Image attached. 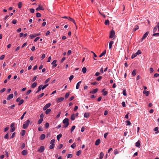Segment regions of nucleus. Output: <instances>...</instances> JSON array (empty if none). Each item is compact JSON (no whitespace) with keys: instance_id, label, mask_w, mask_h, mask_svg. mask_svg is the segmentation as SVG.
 I'll list each match as a JSON object with an SVG mask.
<instances>
[{"instance_id":"1","label":"nucleus","mask_w":159,"mask_h":159,"mask_svg":"<svg viewBox=\"0 0 159 159\" xmlns=\"http://www.w3.org/2000/svg\"><path fill=\"white\" fill-rule=\"evenodd\" d=\"M69 120L67 118H65L63 120L62 123L64 124L63 128H66L69 125Z\"/></svg>"},{"instance_id":"2","label":"nucleus","mask_w":159,"mask_h":159,"mask_svg":"<svg viewBox=\"0 0 159 159\" xmlns=\"http://www.w3.org/2000/svg\"><path fill=\"white\" fill-rule=\"evenodd\" d=\"M30 121L29 120L25 121V123L23 125V128L26 129L29 126Z\"/></svg>"},{"instance_id":"3","label":"nucleus","mask_w":159,"mask_h":159,"mask_svg":"<svg viewBox=\"0 0 159 159\" xmlns=\"http://www.w3.org/2000/svg\"><path fill=\"white\" fill-rule=\"evenodd\" d=\"M115 31L113 30H111L110 33V36H109L110 38L111 39L113 38L115 36Z\"/></svg>"},{"instance_id":"4","label":"nucleus","mask_w":159,"mask_h":159,"mask_svg":"<svg viewBox=\"0 0 159 159\" xmlns=\"http://www.w3.org/2000/svg\"><path fill=\"white\" fill-rule=\"evenodd\" d=\"M51 104L50 103H48L46 104L43 108V110H46L51 106Z\"/></svg>"},{"instance_id":"5","label":"nucleus","mask_w":159,"mask_h":159,"mask_svg":"<svg viewBox=\"0 0 159 159\" xmlns=\"http://www.w3.org/2000/svg\"><path fill=\"white\" fill-rule=\"evenodd\" d=\"M45 149L44 147L41 146L38 149V151L40 152H43Z\"/></svg>"},{"instance_id":"6","label":"nucleus","mask_w":159,"mask_h":159,"mask_svg":"<svg viewBox=\"0 0 159 159\" xmlns=\"http://www.w3.org/2000/svg\"><path fill=\"white\" fill-rule=\"evenodd\" d=\"M43 10H44V8L43 7V6H40V5H39V7L36 8V10L37 11Z\"/></svg>"},{"instance_id":"7","label":"nucleus","mask_w":159,"mask_h":159,"mask_svg":"<svg viewBox=\"0 0 159 159\" xmlns=\"http://www.w3.org/2000/svg\"><path fill=\"white\" fill-rule=\"evenodd\" d=\"M139 55V50H138L136 53L133 54L131 57L132 59H133L137 56V55Z\"/></svg>"},{"instance_id":"8","label":"nucleus","mask_w":159,"mask_h":159,"mask_svg":"<svg viewBox=\"0 0 159 159\" xmlns=\"http://www.w3.org/2000/svg\"><path fill=\"white\" fill-rule=\"evenodd\" d=\"M57 61V60H54V61H53L52 62L51 64L52 65H53L52 66V67L53 68H55L56 66H57V64H56Z\"/></svg>"},{"instance_id":"9","label":"nucleus","mask_w":159,"mask_h":159,"mask_svg":"<svg viewBox=\"0 0 159 159\" xmlns=\"http://www.w3.org/2000/svg\"><path fill=\"white\" fill-rule=\"evenodd\" d=\"M148 32H146L143 36L142 39H141V41H143V39H144L145 38H146L148 36Z\"/></svg>"},{"instance_id":"10","label":"nucleus","mask_w":159,"mask_h":159,"mask_svg":"<svg viewBox=\"0 0 159 159\" xmlns=\"http://www.w3.org/2000/svg\"><path fill=\"white\" fill-rule=\"evenodd\" d=\"M13 97V94H11L9 95L7 98V100H9L11 99H12Z\"/></svg>"},{"instance_id":"11","label":"nucleus","mask_w":159,"mask_h":159,"mask_svg":"<svg viewBox=\"0 0 159 159\" xmlns=\"http://www.w3.org/2000/svg\"><path fill=\"white\" fill-rule=\"evenodd\" d=\"M21 153L23 156H26L27 154V151L26 150H24L22 151Z\"/></svg>"},{"instance_id":"12","label":"nucleus","mask_w":159,"mask_h":159,"mask_svg":"<svg viewBox=\"0 0 159 159\" xmlns=\"http://www.w3.org/2000/svg\"><path fill=\"white\" fill-rule=\"evenodd\" d=\"M48 85V84L44 85H40V86L42 88V90H43L44 89L46 88Z\"/></svg>"},{"instance_id":"13","label":"nucleus","mask_w":159,"mask_h":159,"mask_svg":"<svg viewBox=\"0 0 159 159\" xmlns=\"http://www.w3.org/2000/svg\"><path fill=\"white\" fill-rule=\"evenodd\" d=\"M113 43H114V42L112 41H110V42H109V48L110 49H111L112 45Z\"/></svg>"},{"instance_id":"14","label":"nucleus","mask_w":159,"mask_h":159,"mask_svg":"<svg viewBox=\"0 0 159 159\" xmlns=\"http://www.w3.org/2000/svg\"><path fill=\"white\" fill-rule=\"evenodd\" d=\"M64 99V98L63 97H61L57 99V103L60 102L62 101Z\"/></svg>"},{"instance_id":"15","label":"nucleus","mask_w":159,"mask_h":159,"mask_svg":"<svg viewBox=\"0 0 159 159\" xmlns=\"http://www.w3.org/2000/svg\"><path fill=\"white\" fill-rule=\"evenodd\" d=\"M45 137V135L44 134H43L41 135L39 139L41 140H43Z\"/></svg>"},{"instance_id":"16","label":"nucleus","mask_w":159,"mask_h":159,"mask_svg":"<svg viewBox=\"0 0 159 159\" xmlns=\"http://www.w3.org/2000/svg\"><path fill=\"white\" fill-rule=\"evenodd\" d=\"M100 143V140L99 139H98L96 140L95 143V145L96 146H98Z\"/></svg>"},{"instance_id":"17","label":"nucleus","mask_w":159,"mask_h":159,"mask_svg":"<svg viewBox=\"0 0 159 159\" xmlns=\"http://www.w3.org/2000/svg\"><path fill=\"white\" fill-rule=\"evenodd\" d=\"M98 91V89H94L92 91H91L90 92V93L92 94H94L97 93Z\"/></svg>"},{"instance_id":"18","label":"nucleus","mask_w":159,"mask_h":159,"mask_svg":"<svg viewBox=\"0 0 159 159\" xmlns=\"http://www.w3.org/2000/svg\"><path fill=\"white\" fill-rule=\"evenodd\" d=\"M143 94H145L146 96H147L149 95V92L148 91L144 90L143 92Z\"/></svg>"},{"instance_id":"19","label":"nucleus","mask_w":159,"mask_h":159,"mask_svg":"<svg viewBox=\"0 0 159 159\" xmlns=\"http://www.w3.org/2000/svg\"><path fill=\"white\" fill-rule=\"evenodd\" d=\"M68 19L69 20L73 22L75 25H76L75 21V20L73 19H72V18H71L70 17H68Z\"/></svg>"},{"instance_id":"20","label":"nucleus","mask_w":159,"mask_h":159,"mask_svg":"<svg viewBox=\"0 0 159 159\" xmlns=\"http://www.w3.org/2000/svg\"><path fill=\"white\" fill-rule=\"evenodd\" d=\"M106 53V50H105L104 51L102 52L100 55L99 57H102V56L104 55Z\"/></svg>"},{"instance_id":"21","label":"nucleus","mask_w":159,"mask_h":159,"mask_svg":"<svg viewBox=\"0 0 159 159\" xmlns=\"http://www.w3.org/2000/svg\"><path fill=\"white\" fill-rule=\"evenodd\" d=\"M62 137V134H60L58 135L57 136V139L58 141H59L60 139V138Z\"/></svg>"},{"instance_id":"22","label":"nucleus","mask_w":159,"mask_h":159,"mask_svg":"<svg viewBox=\"0 0 159 159\" xmlns=\"http://www.w3.org/2000/svg\"><path fill=\"white\" fill-rule=\"evenodd\" d=\"M104 156V154L102 152H101L100 154L99 159H102Z\"/></svg>"},{"instance_id":"23","label":"nucleus","mask_w":159,"mask_h":159,"mask_svg":"<svg viewBox=\"0 0 159 159\" xmlns=\"http://www.w3.org/2000/svg\"><path fill=\"white\" fill-rule=\"evenodd\" d=\"M75 115L74 114H73L72 115H71V117H70V119L72 120H75Z\"/></svg>"},{"instance_id":"24","label":"nucleus","mask_w":159,"mask_h":159,"mask_svg":"<svg viewBox=\"0 0 159 159\" xmlns=\"http://www.w3.org/2000/svg\"><path fill=\"white\" fill-rule=\"evenodd\" d=\"M87 71L86 68L85 67H84L82 68V71L83 73H85Z\"/></svg>"},{"instance_id":"25","label":"nucleus","mask_w":159,"mask_h":159,"mask_svg":"<svg viewBox=\"0 0 159 159\" xmlns=\"http://www.w3.org/2000/svg\"><path fill=\"white\" fill-rule=\"evenodd\" d=\"M46 110L45 113L47 115L51 111V110L50 109H47Z\"/></svg>"},{"instance_id":"26","label":"nucleus","mask_w":159,"mask_h":159,"mask_svg":"<svg viewBox=\"0 0 159 159\" xmlns=\"http://www.w3.org/2000/svg\"><path fill=\"white\" fill-rule=\"evenodd\" d=\"M89 116V113H85L84 114V117L85 118H88Z\"/></svg>"},{"instance_id":"27","label":"nucleus","mask_w":159,"mask_h":159,"mask_svg":"<svg viewBox=\"0 0 159 159\" xmlns=\"http://www.w3.org/2000/svg\"><path fill=\"white\" fill-rule=\"evenodd\" d=\"M37 85L36 82H34L31 85V87L33 88H35Z\"/></svg>"},{"instance_id":"28","label":"nucleus","mask_w":159,"mask_h":159,"mask_svg":"<svg viewBox=\"0 0 159 159\" xmlns=\"http://www.w3.org/2000/svg\"><path fill=\"white\" fill-rule=\"evenodd\" d=\"M18 7L19 8H20L22 6V2H19L18 4Z\"/></svg>"},{"instance_id":"29","label":"nucleus","mask_w":159,"mask_h":159,"mask_svg":"<svg viewBox=\"0 0 159 159\" xmlns=\"http://www.w3.org/2000/svg\"><path fill=\"white\" fill-rule=\"evenodd\" d=\"M42 90V88L39 85L38 87V89L37 91L36 92V93H37L39 92L41 90Z\"/></svg>"},{"instance_id":"30","label":"nucleus","mask_w":159,"mask_h":159,"mask_svg":"<svg viewBox=\"0 0 159 159\" xmlns=\"http://www.w3.org/2000/svg\"><path fill=\"white\" fill-rule=\"evenodd\" d=\"M158 127H156L154 129V130L155 131H156L155 133L156 134H157L159 132V131L158 130Z\"/></svg>"},{"instance_id":"31","label":"nucleus","mask_w":159,"mask_h":159,"mask_svg":"<svg viewBox=\"0 0 159 159\" xmlns=\"http://www.w3.org/2000/svg\"><path fill=\"white\" fill-rule=\"evenodd\" d=\"M136 70H134L132 73V75L133 76H134L136 75Z\"/></svg>"},{"instance_id":"32","label":"nucleus","mask_w":159,"mask_h":159,"mask_svg":"<svg viewBox=\"0 0 159 159\" xmlns=\"http://www.w3.org/2000/svg\"><path fill=\"white\" fill-rule=\"evenodd\" d=\"M55 139H53L50 142V144L51 145H55L54 143L55 142Z\"/></svg>"},{"instance_id":"33","label":"nucleus","mask_w":159,"mask_h":159,"mask_svg":"<svg viewBox=\"0 0 159 159\" xmlns=\"http://www.w3.org/2000/svg\"><path fill=\"white\" fill-rule=\"evenodd\" d=\"M76 146V144L75 143H73V144H72L71 146L70 147L74 149Z\"/></svg>"},{"instance_id":"34","label":"nucleus","mask_w":159,"mask_h":159,"mask_svg":"<svg viewBox=\"0 0 159 159\" xmlns=\"http://www.w3.org/2000/svg\"><path fill=\"white\" fill-rule=\"evenodd\" d=\"M139 27L138 25H136L134 26V30L136 31L137 30H138L139 29Z\"/></svg>"},{"instance_id":"35","label":"nucleus","mask_w":159,"mask_h":159,"mask_svg":"<svg viewBox=\"0 0 159 159\" xmlns=\"http://www.w3.org/2000/svg\"><path fill=\"white\" fill-rule=\"evenodd\" d=\"M24 101L23 99H21L20 100L18 104L19 105H20L24 102Z\"/></svg>"},{"instance_id":"36","label":"nucleus","mask_w":159,"mask_h":159,"mask_svg":"<svg viewBox=\"0 0 159 159\" xmlns=\"http://www.w3.org/2000/svg\"><path fill=\"white\" fill-rule=\"evenodd\" d=\"M109 21L108 20H105V25H109Z\"/></svg>"},{"instance_id":"37","label":"nucleus","mask_w":159,"mask_h":159,"mask_svg":"<svg viewBox=\"0 0 159 159\" xmlns=\"http://www.w3.org/2000/svg\"><path fill=\"white\" fill-rule=\"evenodd\" d=\"M43 121V118H40L39 120L38 121V123L39 124H40L42 123Z\"/></svg>"},{"instance_id":"38","label":"nucleus","mask_w":159,"mask_h":159,"mask_svg":"<svg viewBox=\"0 0 159 159\" xmlns=\"http://www.w3.org/2000/svg\"><path fill=\"white\" fill-rule=\"evenodd\" d=\"M26 112L25 111V112H24V113H23V115L21 116V117H20V119L21 120H22L23 119L24 117V116H25V115L26 114Z\"/></svg>"},{"instance_id":"39","label":"nucleus","mask_w":159,"mask_h":159,"mask_svg":"<svg viewBox=\"0 0 159 159\" xmlns=\"http://www.w3.org/2000/svg\"><path fill=\"white\" fill-rule=\"evenodd\" d=\"M55 147V145H51L49 147L50 149H52L54 148Z\"/></svg>"},{"instance_id":"40","label":"nucleus","mask_w":159,"mask_h":159,"mask_svg":"<svg viewBox=\"0 0 159 159\" xmlns=\"http://www.w3.org/2000/svg\"><path fill=\"white\" fill-rule=\"evenodd\" d=\"M35 37H36V36H35V34H31L30 35V39H31L34 38Z\"/></svg>"},{"instance_id":"41","label":"nucleus","mask_w":159,"mask_h":159,"mask_svg":"<svg viewBox=\"0 0 159 159\" xmlns=\"http://www.w3.org/2000/svg\"><path fill=\"white\" fill-rule=\"evenodd\" d=\"M102 76H99L98 77L96 78V80L97 81H100L102 79Z\"/></svg>"},{"instance_id":"42","label":"nucleus","mask_w":159,"mask_h":159,"mask_svg":"<svg viewBox=\"0 0 159 159\" xmlns=\"http://www.w3.org/2000/svg\"><path fill=\"white\" fill-rule=\"evenodd\" d=\"M81 153V150H79L76 153V155L78 156H79Z\"/></svg>"},{"instance_id":"43","label":"nucleus","mask_w":159,"mask_h":159,"mask_svg":"<svg viewBox=\"0 0 159 159\" xmlns=\"http://www.w3.org/2000/svg\"><path fill=\"white\" fill-rule=\"evenodd\" d=\"M126 125H131V123L129 120H126Z\"/></svg>"},{"instance_id":"44","label":"nucleus","mask_w":159,"mask_h":159,"mask_svg":"<svg viewBox=\"0 0 159 159\" xmlns=\"http://www.w3.org/2000/svg\"><path fill=\"white\" fill-rule=\"evenodd\" d=\"M25 131L24 130H22L21 131V135L22 136H24L25 134Z\"/></svg>"},{"instance_id":"45","label":"nucleus","mask_w":159,"mask_h":159,"mask_svg":"<svg viewBox=\"0 0 159 159\" xmlns=\"http://www.w3.org/2000/svg\"><path fill=\"white\" fill-rule=\"evenodd\" d=\"M44 95V93H42L39 95L38 96V98H39L42 97Z\"/></svg>"},{"instance_id":"46","label":"nucleus","mask_w":159,"mask_h":159,"mask_svg":"<svg viewBox=\"0 0 159 159\" xmlns=\"http://www.w3.org/2000/svg\"><path fill=\"white\" fill-rule=\"evenodd\" d=\"M25 145L24 143H22L20 146V148L21 149H23L25 147Z\"/></svg>"},{"instance_id":"47","label":"nucleus","mask_w":159,"mask_h":159,"mask_svg":"<svg viewBox=\"0 0 159 159\" xmlns=\"http://www.w3.org/2000/svg\"><path fill=\"white\" fill-rule=\"evenodd\" d=\"M152 36H153L157 37L159 36V33H154L153 34Z\"/></svg>"},{"instance_id":"48","label":"nucleus","mask_w":159,"mask_h":159,"mask_svg":"<svg viewBox=\"0 0 159 159\" xmlns=\"http://www.w3.org/2000/svg\"><path fill=\"white\" fill-rule=\"evenodd\" d=\"M69 95H70V93H67L65 95V98H67L69 96Z\"/></svg>"},{"instance_id":"49","label":"nucleus","mask_w":159,"mask_h":159,"mask_svg":"<svg viewBox=\"0 0 159 159\" xmlns=\"http://www.w3.org/2000/svg\"><path fill=\"white\" fill-rule=\"evenodd\" d=\"M63 146V145L62 144H60L59 146L57 147V148L59 149H60Z\"/></svg>"},{"instance_id":"50","label":"nucleus","mask_w":159,"mask_h":159,"mask_svg":"<svg viewBox=\"0 0 159 159\" xmlns=\"http://www.w3.org/2000/svg\"><path fill=\"white\" fill-rule=\"evenodd\" d=\"M41 16V14L39 13H37L36 14V17H40Z\"/></svg>"},{"instance_id":"51","label":"nucleus","mask_w":159,"mask_h":159,"mask_svg":"<svg viewBox=\"0 0 159 159\" xmlns=\"http://www.w3.org/2000/svg\"><path fill=\"white\" fill-rule=\"evenodd\" d=\"M157 26H156L154 28V29L153 30V33L155 32H156V31H157Z\"/></svg>"},{"instance_id":"52","label":"nucleus","mask_w":159,"mask_h":159,"mask_svg":"<svg viewBox=\"0 0 159 159\" xmlns=\"http://www.w3.org/2000/svg\"><path fill=\"white\" fill-rule=\"evenodd\" d=\"M75 126L74 125V126H72L71 129V132H72L73 131H74V130L75 129Z\"/></svg>"},{"instance_id":"53","label":"nucleus","mask_w":159,"mask_h":159,"mask_svg":"<svg viewBox=\"0 0 159 159\" xmlns=\"http://www.w3.org/2000/svg\"><path fill=\"white\" fill-rule=\"evenodd\" d=\"M30 11L31 13H34V10L33 8L30 9Z\"/></svg>"},{"instance_id":"54","label":"nucleus","mask_w":159,"mask_h":159,"mask_svg":"<svg viewBox=\"0 0 159 159\" xmlns=\"http://www.w3.org/2000/svg\"><path fill=\"white\" fill-rule=\"evenodd\" d=\"M9 138L8 134H6L4 136V138L5 139H7Z\"/></svg>"},{"instance_id":"55","label":"nucleus","mask_w":159,"mask_h":159,"mask_svg":"<svg viewBox=\"0 0 159 159\" xmlns=\"http://www.w3.org/2000/svg\"><path fill=\"white\" fill-rule=\"evenodd\" d=\"M49 126V124L47 122L45 124V127L46 128H48Z\"/></svg>"},{"instance_id":"56","label":"nucleus","mask_w":159,"mask_h":159,"mask_svg":"<svg viewBox=\"0 0 159 159\" xmlns=\"http://www.w3.org/2000/svg\"><path fill=\"white\" fill-rule=\"evenodd\" d=\"M122 93L123 95L125 96H126V95L127 94L126 93V92L125 90H123L122 92Z\"/></svg>"},{"instance_id":"57","label":"nucleus","mask_w":159,"mask_h":159,"mask_svg":"<svg viewBox=\"0 0 159 159\" xmlns=\"http://www.w3.org/2000/svg\"><path fill=\"white\" fill-rule=\"evenodd\" d=\"M72 157V155L71 154H69L67 155V158H70Z\"/></svg>"},{"instance_id":"58","label":"nucleus","mask_w":159,"mask_h":159,"mask_svg":"<svg viewBox=\"0 0 159 159\" xmlns=\"http://www.w3.org/2000/svg\"><path fill=\"white\" fill-rule=\"evenodd\" d=\"M61 114V112L60 111L58 113V114L57 115L56 117V118H59V117L60 116V115Z\"/></svg>"},{"instance_id":"59","label":"nucleus","mask_w":159,"mask_h":159,"mask_svg":"<svg viewBox=\"0 0 159 159\" xmlns=\"http://www.w3.org/2000/svg\"><path fill=\"white\" fill-rule=\"evenodd\" d=\"M15 134H16V133H15V132H14V133H13L12 134V135L11 136V137H10L11 138V139H12V138H14V137H15Z\"/></svg>"},{"instance_id":"60","label":"nucleus","mask_w":159,"mask_h":159,"mask_svg":"<svg viewBox=\"0 0 159 159\" xmlns=\"http://www.w3.org/2000/svg\"><path fill=\"white\" fill-rule=\"evenodd\" d=\"M17 22V20L15 19H14L12 21V23L13 24H15Z\"/></svg>"},{"instance_id":"61","label":"nucleus","mask_w":159,"mask_h":159,"mask_svg":"<svg viewBox=\"0 0 159 159\" xmlns=\"http://www.w3.org/2000/svg\"><path fill=\"white\" fill-rule=\"evenodd\" d=\"M73 77H74L73 75H71V76H70V77L69 78V80H70V82L71 81V80L73 79Z\"/></svg>"},{"instance_id":"62","label":"nucleus","mask_w":159,"mask_h":159,"mask_svg":"<svg viewBox=\"0 0 159 159\" xmlns=\"http://www.w3.org/2000/svg\"><path fill=\"white\" fill-rule=\"evenodd\" d=\"M136 147H139V140H138L137 142L136 143Z\"/></svg>"},{"instance_id":"63","label":"nucleus","mask_w":159,"mask_h":159,"mask_svg":"<svg viewBox=\"0 0 159 159\" xmlns=\"http://www.w3.org/2000/svg\"><path fill=\"white\" fill-rule=\"evenodd\" d=\"M50 80V78H48V79H47L46 80H45V81L44 82V83L46 84L47 83H48L49 82V81Z\"/></svg>"},{"instance_id":"64","label":"nucleus","mask_w":159,"mask_h":159,"mask_svg":"<svg viewBox=\"0 0 159 159\" xmlns=\"http://www.w3.org/2000/svg\"><path fill=\"white\" fill-rule=\"evenodd\" d=\"M38 131H42L43 130V128L41 126L40 127H39V128H38Z\"/></svg>"}]
</instances>
